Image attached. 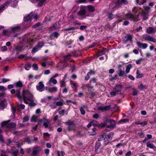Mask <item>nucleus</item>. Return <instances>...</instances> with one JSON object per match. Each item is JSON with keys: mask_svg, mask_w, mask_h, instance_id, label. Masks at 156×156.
Returning a JSON list of instances; mask_svg holds the SVG:
<instances>
[{"mask_svg": "<svg viewBox=\"0 0 156 156\" xmlns=\"http://www.w3.org/2000/svg\"><path fill=\"white\" fill-rule=\"evenodd\" d=\"M23 97L24 102L27 104L29 102L34 101V97L33 94L28 90L23 91Z\"/></svg>", "mask_w": 156, "mask_h": 156, "instance_id": "f257e3e1", "label": "nucleus"}, {"mask_svg": "<svg viewBox=\"0 0 156 156\" xmlns=\"http://www.w3.org/2000/svg\"><path fill=\"white\" fill-rule=\"evenodd\" d=\"M86 11L85 7H81L80 10L77 13V15L79 16L80 19H82L86 17V16H93L94 14L93 13H90L89 14L86 15Z\"/></svg>", "mask_w": 156, "mask_h": 156, "instance_id": "f03ea898", "label": "nucleus"}, {"mask_svg": "<svg viewBox=\"0 0 156 156\" xmlns=\"http://www.w3.org/2000/svg\"><path fill=\"white\" fill-rule=\"evenodd\" d=\"M17 0H6L5 2L2 4V7L4 8H6L10 5L12 7H15L17 4Z\"/></svg>", "mask_w": 156, "mask_h": 156, "instance_id": "7ed1b4c3", "label": "nucleus"}, {"mask_svg": "<svg viewBox=\"0 0 156 156\" xmlns=\"http://www.w3.org/2000/svg\"><path fill=\"white\" fill-rule=\"evenodd\" d=\"M122 87V86L121 85H118L116 86L115 88V90L112 92H110L111 95L113 96L117 94H118L119 93L121 92V89Z\"/></svg>", "mask_w": 156, "mask_h": 156, "instance_id": "20e7f679", "label": "nucleus"}, {"mask_svg": "<svg viewBox=\"0 0 156 156\" xmlns=\"http://www.w3.org/2000/svg\"><path fill=\"white\" fill-rule=\"evenodd\" d=\"M44 43L42 42H39L38 44L34 47L32 51V53H35L38 51L44 46Z\"/></svg>", "mask_w": 156, "mask_h": 156, "instance_id": "39448f33", "label": "nucleus"}, {"mask_svg": "<svg viewBox=\"0 0 156 156\" xmlns=\"http://www.w3.org/2000/svg\"><path fill=\"white\" fill-rule=\"evenodd\" d=\"M2 126H5V127L8 128H11L15 127L16 125L14 123H8L7 121H4L2 123Z\"/></svg>", "mask_w": 156, "mask_h": 156, "instance_id": "423d86ee", "label": "nucleus"}, {"mask_svg": "<svg viewBox=\"0 0 156 156\" xmlns=\"http://www.w3.org/2000/svg\"><path fill=\"white\" fill-rule=\"evenodd\" d=\"M44 85L42 82H40L36 86L37 90L40 92H42L44 90Z\"/></svg>", "mask_w": 156, "mask_h": 156, "instance_id": "0eeeda50", "label": "nucleus"}, {"mask_svg": "<svg viewBox=\"0 0 156 156\" xmlns=\"http://www.w3.org/2000/svg\"><path fill=\"white\" fill-rule=\"evenodd\" d=\"M41 151V149L40 147L38 146L34 147L33 148L32 154L34 155H36Z\"/></svg>", "mask_w": 156, "mask_h": 156, "instance_id": "6e6552de", "label": "nucleus"}, {"mask_svg": "<svg viewBox=\"0 0 156 156\" xmlns=\"http://www.w3.org/2000/svg\"><path fill=\"white\" fill-rule=\"evenodd\" d=\"M125 16L127 18L131 20H133L134 21L135 20V19L136 18V16L132 13L130 12H129L128 13L126 14Z\"/></svg>", "mask_w": 156, "mask_h": 156, "instance_id": "1a4fd4ad", "label": "nucleus"}, {"mask_svg": "<svg viewBox=\"0 0 156 156\" xmlns=\"http://www.w3.org/2000/svg\"><path fill=\"white\" fill-rule=\"evenodd\" d=\"M144 39L146 41H150L154 43L156 42V40L155 38L147 35H146Z\"/></svg>", "mask_w": 156, "mask_h": 156, "instance_id": "9d476101", "label": "nucleus"}, {"mask_svg": "<svg viewBox=\"0 0 156 156\" xmlns=\"http://www.w3.org/2000/svg\"><path fill=\"white\" fill-rule=\"evenodd\" d=\"M111 108V105L101 106L98 107V109L102 111L108 110Z\"/></svg>", "mask_w": 156, "mask_h": 156, "instance_id": "9b49d317", "label": "nucleus"}, {"mask_svg": "<svg viewBox=\"0 0 156 156\" xmlns=\"http://www.w3.org/2000/svg\"><path fill=\"white\" fill-rule=\"evenodd\" d=\"M60 27V25L58 22H56L53 24L49 30H55L59 28Z\"/></svg>", "mask_w": 156, "mask_h": 156, "instance_id": "f8f14e48", "label": "nucleus"}, {"mask_svg": "<svg viewBox=\"0 0 156 156\" xmlns=\"http://www.w3.org/2000/svg\"><path fill=\"white\" fill-rule=\"evenodd\" d=\"M146 30L147 32L149 34L154 33L156 32V29L152 27H149Z\"/></svg>", "mask_w": 156, "mask_h": 156, "instance_id": "ddd939ff", "label": "nucleus"}, {"mask_svg": "<svg viewBox=\"0 0 156 156\" xmlns=\"http://www.w3.org/2000/svg\"><path fill=\"white\" fill-rule=\"evenodd\" d=\"M136 44L139 48H142L143 49L146 48L148 46V45L147 44L142 43L139 42H136Z\"/></svg>", "mask_w": 156, "mask_h": 156, "instance_id": "4468645a", "label": "nucleus"}, {"mask_svg": "<svg viewBox=\"0 0 156 156\" xmlns=\"http://www.w3.org/2000/svg\"><path fill=\"white\" fill-rule=\"evenodd\" d=\"M32 13L31 12L27 16L24 17V21L25 22H30L32 19Z\"/></svg>", "mask_w": 156, "mask_h": 156, "instance_id": "2eb2a0df", "label": "nucleus"}, {"mask_svg": "<svg viewBox=\"0 0 156 156\" xmlns=\"http://www.w3.org/2000/svg\"><path fill=\"white\" fill-rule=\"evenodd\" d=\"M46 90L50 93L56 92L57 91V88L56 87H54L51 88L46 87Z\"/></svg>", "mask_w": 156, "mask_h": 156, "instance_id": "dca6fc26", "label": "nucleus"}, {"mask_svg": "<svg viewBox=\"0 0 156 156\" xmlns=\"http://www.w3.org/2000/svg\"><path fill=\"white\" fill-rule=\"evenodd\" d=\"M132 36L131 35L128 34L124 38L125 39V41L127 42L128 41H132Z\"/></svg>", "mask_w": 156, "mask_h": 156, "instance_id": "f3484780", "label": "nucleus"}, {"mask_svg": "<svg viewBox=\"0 0 156 156\" xmlns=\"http://www.w3.org/2000/svg\"><path fill=\"white\" fill-rule=\"evenodd\" d=\"M44 119V121L43 123V126L45 128H47L50 126L49 122L48 120L45 119Z\"/></svg>", "mask_w": 156, "mask_h": 156, "instance_id": "a211bd4d", "label": "nucleus"}, {"mask_svg": "<svg viewBox=\"0 0 156 156\" xmlns=\"http://www.w3.org/2000/svg\"><path fill=\"white\" fill-rule=\"evenodd\" d=\"M132 67V65L131 64H129L126 66L125 72L126 73H128L130 72V69Z\"/></svg>", "mask_w": 156, "mask_h": 156, "instance_id": "6ab92c4d", "label": "nucleus"}, {"mask_svg": "<svg viewBox=\"0 0 156 156\" xmlns=\"http://www.w3.org/2000/svg\"><path fill=\"white\" fill-rule=\"evenodd\" d=\"M127 2L126 0H118L116 2V5L118 6L122 3L127 4Z\"/></svg>", "mask_w": 156, "mask_h": 156, "instance_id": "aec40b11", "label": "nucleus"}, {"mask_svg": "<svg viewBox=\"0 0 156 156\" xmlns=\"http://www.w3.org/2000/svg\"><path fill=\"white\" fill-rule=\"evenodd\" d=\"M136 74V78L137 79L141 78L144 76V74L143 73H140L139 70L138 69L137 70Z\"/></svg>", "mask_w": 156, "mask_h": 156, "instance_id": "412c9836", "label": "nucleus"}, {"mask_svg": "<svg viewBox=\"0 0 156 156\" xmlns=\"http://www.w3.org/2000/svg\"><path fill=\"white\" fill-rule=\"evenodd\" d=\"M6 105V102L5 101H2L0 102V109H2L5 108Z\"/></svg>", "mask_w": 156, "mask_h": 156, "instance_id": "4be33fe9", "label": "nucleus"}, {"mask_svg": "<svg viewBox=\"0 0 156 156\" xmlns=\"http://www.w3.org/2000/svg\"><path fill=\"white\" fill-rule=\"evenodd\" d=\"M103 142L105 146L107 145L109 143V140L105 135V136H104Z\"/></svg>", "mask_w": 156, "mask_h": 156, "instance_id": "5701e85b", "label": "nucleus"}, {"mask_svg": "<svg viewBox=\"0 0 156 156\" xmlns=\"http://www.w3.org/2000/svg\"><path fill=\"white\" fill-rule=\"evenodd\" d=\"M149 12V11H142L141 13V15L143 17L145 18L144 19H147V16Z\"/></svg>", "mask_w": 156, "mask_h": 156, "instance_id": "b1692460", "label": "nucleus"}, {"mask_svg": "<svg viewBox=\"0 0 156 156\" xmlns=\"http://www.w3.org/2000/svg\"><path fill=\"white\" fill-rule=\"evenodd\" d=\"M118 74L119 76L123 77L125 75V73L121 69H119L118 70Z\"/></svg>", "mask_w": 156, "mask_h": 156, "instance_id": "393cba45", "label": "nucleus"}, {"mask_svg": "<svg viewBox=\"0 0 156 156\" xmlns=\"http://www.w3.org/2000/svg\"><path fill=\"white\" fill-rule=\"evenodd\" d=\"M147 146L148 147L153 149L155 151H156V147L153 144L147 143Z\"/></svg>", "mask_w": 156, "mask_h": 156, "instance_id": "a878e982", "label": "nucleus"}, {"mask_svg": "<svg viewBox=\"0 0 156 156\" xmlns=\"http://www.w3.org/2000/svg\"><path fill=\"white\" fill-rule=\"evenodd\" d=\"M70 84L71 86L72 87L74 90H77V86L76 83L73 82L72 81H70Z\"/></svg>", "mask_w": 156, "mask_h": 156, "instance_id": "bb28decb", "label": "nucleus"}, {"mask_svg": "<svg viewBox=\"0 0 156 156\" xmlns=\"http://www.w3.org/2000/svg\"><path fill=\"white\" fill-rule=\"evenodd\" d=\"M87 8H88V11L91 12H94L95 10L94 7L91 5H88L87 6Z\"/></svg>", "mask_w": 156, "mask_h": 156, "instance_id": "cd10ccee", "label": "nucleus"}, {"mask_svg": "<svg viewBox=\"0 0 156 156\" xmlns=\"http://www.w3.org/2000/svg\"><path fill=\"white\" fill-rule=\"evenodd\" d=\"M16 87H22L23 86V83L21 81H19L15 83Z\"/></svg>", "mask_w": 156, "mask_h": 156, "instance_id": "c85d7f7f", "label": "nucleus"}, {"mask_svg": "<svg viewBox=\"0 0 156 156\" xmlns=\"http://www.w3.org/2000/svg\"><path fill=\"white\" fill-rule=\"evenodd\" d=\"M49 83H52L53 84H55L57 83V81L56 79H55L53 77H51L49 80Z\"/></svg>", "mask_w": 156, "mask_h": 156, "instance_id": "c756f323", "label": "nucleus"}, {"mask_svg": "<svg viewBox=\"0 0 156 156\" xmlns=\"http://www.w3.org/2000/svg\"><path fill=\"white\" fill-rule=\"evenodd\" d=\"M70 55H68L65 56L63 58V59L61 61L63 62H65L70 58Z\"/></svg>", "mask_w": 156, "mask_h": 156, "instance_id": "7c9ffc66", "label": "nucleus"}, {"mask_svg": "<svg viewBox=\"0 0 156 156\" xmlns=\"http://www.w3.org/2000/svg\"><path fill=\"white\" fill-rule=\"evenodd\" d=\"M96 129L95 128H93L92 129V131H89L88 132L89 133L90 135L94 136L96 134V132H95L96 130Z\"/></svg>", "mask_w": 156, "mask_h": 156, "instance_id": "2f4dec72", "label": "nucleus"}, {"mask_svg": "<svg viewBox=\"0 0 156 156\" xmlns=\"http://www.w3.org/2000/svg\"><path fill=\"white\" fill-rule=\"evenodd\" d=\"M38 116L36 115H33L31 118V122H36L38 120Z\"/></svg>", "mask_w": 156, "mask_h": 156, "instance_id": "473e14b6", "label": "nucleus"}, {"mask_svg": "<svg viewBox=\"0 0 156 156\" xmlns=\"http://www.w3.org/2000/svg\"><path fill=\"white\" fill-rule=\"evenodd\" d=\"M20 27L17 26L15 27H12L11 30L12 31L14 32H16L17 30H20Z\"/></svg>", "mask_w": 156, "mask_h": 156, "instance_id": "72a5a7b5", "label": "nucleus"}, {"mask_svg": "<svg viewBox=\"0 0 156 156\" xmlns=\"http://www.w3.org/2000/svg\"><path fill=\"white\" fill-rule=\"evenodd\" d=\"M16 96L18 98V99L20 101H22V98L21 96L20 95V92L19 90L17 91L16 93Z\"/></svg>", "mask_w": 156, "mask_h": 156, "instance_id": "f704fd0d", "label": "nucleus"}, {"mask_svg": "<svg viewBox=\"0 0 156 156\" xmlns=\"http://www.w3.org/2000/svg\"><path fill=\"white\" fill-rule=\"evenodd\" d=\"M147 86L143 85L142 83H140L138 86L139 89L140 90H142L147 88Z\"/></svg>", "mask_w": 156, "mask_h": 156, "instance_id": "c9c22d12", "label": "nucleus"}, {"mask_svg": "<svg viewBox=\"0 0 156 156\" xmlns=\"http://www.w3.org/2000/svg\"><path fill=\"white\" fill-rule=\"evenodd\" d=\"M114 135V133L113 132H111L110 133L107 135V136L108 139L110 140H111L112 139L113 136Z\"/></svg>", "mask_w": 156, "mask_h": 156, "instance_id": "e433bc0d", "label": "nucleus"}, {"mask_svg": "<svg viewBox=\"0 0 156 156\" xmlns=\"http://www.w3.org/2000/svg\"><path fill=\"white\" fill-rule=\"evenodd\" d=\"M39 2L38 5L40 6H42L46 0H36Z\"/></svg>", "mask_w": 156, "mask_h": 156, "instance_id": "4c0bfd02", "label": "nucleus"}, {"mask_svg": "<svg viewBox=\"0 0 156 156\" xmlns=\"http://www.w3.org/2000/svg\"><path fill=\"white\" fill-rule=\"evenodd\" d=\"M75 125L73 124V126L69 125L68 126V129L69 131H70L72 130H73L74 129L75 127Z\"/></svg>", "mask_w": 156, "mask_h": 156, "instance_id": "58836bf2", "label": "nucleus"}, {"mask_svg": "<svg viewBox=\"0 0 156 156\" xmlns=\"http://www.w3.org/2000/svg\"><path fill=\"white\" fill-rule=\"evenodd\" d=\"M91 123L92 125L94 126H98V122L96 121H92L91 122Z\"/></svg>", "mask_w": 156, "mask_h": 156, "instance_id": "ea45409f", "label": "nucleus"}, {"mask_svg": "<svg viewBox=\"0 0 156 156\" xmlns=\"http://www.w3.org/2000/svg\"><path fill=\"white\" fill-rule=\"evenodd\" d=\"M60 87H64L66 86V84L63 81H60Z\"/></svg>", "mask_w": 156, "mask_h": 156, "instance_id": "a19ab883", "label": "nucleus"}, {"mask_svg": "<svg viewBox=\"0 0 156 156\" xmlns=\"http://www.w3.org/2000/svg\"><path fill=\"white\" fill-rule=\"evenodd\" d=\"M101 145V143L98 141L96 144V145L95 146V148L96 150H98L99 147Z\"/></svg>", "mask_w": 156, "mask_h": 156, "instance_id": "79ce46f5", "label": "nucleus"}, {"mask_svg": "<svg viewBox=\"0 0 156 156\" xmlns=\"http://www.w3.org/2000/svg\"><path fill=\"white\" fill-rule=\"evenodd\" d=\"M66 124L69 125H73V124H75L73 121H71L70 120H69L68 121L66 122Z\"/></svg>", "mask_w": 156, "mask_h": 156, "instance_id": "37998d69", "label": "nucleus"}, {"mask_svg": "<svg viewBox=\"0 0 156 156\" xmlns=\"http://www.w3.org/2000/svg\"><path fill=\"white\" fill-rule=\"evenodd\" d=\"M108 18L110 20H112L114 17V15L111 13H108L107 15Z\"/></svg>", "mask_w": 156, "mask_h": 156, "instance_id": "c03bdc74", "label": "nucleus"}, {"mask_svg": "<svg viewBox=\"0 0 156 156\" xmlns=\"http://www.w3.org/2000/svg\"><path fill=\"white\" fill-rule=\"evenodd\" d=\"M50 106L51 107V109H55L57 108V106H56V104L55 102H54L50 105Z\"/></svg>", "mask_w": 156, "mask_h": 156, "instance_id": "a18cd8bd", "label": "nucleus"}, {"mask_svg": "<svg viewBox=\"0 0 156 156\" xmlns=\"http://www.w3.org/2000/svg\"><path fill=\"white\" fill-rule=\"evenodd\" d=\"M14 50H16L18 51H21L22 50V47L21 46H17L16 48Z\"/></svg>", "mask_w": 156, "mask_h": 156, "instance_id": "49530a36", "label": "nucleus"}, {"mask_svg": "<svg viewBox=\"0 0 156 156\" xmlns=\"http://www.w3.org/2000/svg\"><path fill=\"white\" fill-rule=\"evenodd\" d=\"M31 67V65L29 64H27L25 65V68L26 70H29Z\"/></svg>", "mask_w": 156, "mask_h": 156, "instance_id": "de8ad7c7", "label": "nucleus"}, {"mask_svg": "<svg viewBox=\"0 0 156 156\" xmlns=\"http://www.w3.org/2000/svg\"><path fill=\"white\" fill-rule=\"evenodd\" d=\"M138 135L141 138H144V135L142 131L139 132L138 133Z\"/></svg>", "mask_w": 156, "mask_h": 156, "instance_id": "09e8293b", "label": "nucleus"}, {"mask_svg": "<svg viewBox=\"0 0 156 156\" xmlns=\"http://www.w3.org/2000/svg\"><path fill=\"white\" fill-rule=\"evenodd\" d=\"M69 87H65L63 89L62 92L64 93H66L68 91Z\"/></svg>", "mask_w": 156, "mask_h": 156, "instance_id": "8fccbe9b", "label": "nucleus"}, {"mask_svg": "<svg viewBox=\"0 0 156 156\" xmlns=\"http://www.w3.org/2000/svg\"><path fill=\"white\" fill-rule=\"evenodd\" d=\"M25 142H27L28 144H31V140L30 139L29 137H27L25 139Z\"/></svg>", "mask_w": 156, "mask_h": 156, "instance_id": "3c124183", "label": "nucleus"}, {"mask_svg": "<svg viewBox=\"0 0 156 156\" xmlns=\"http://www.w3.org/2000/svg\"><path fill=\"white\" fill-rule=\"evenodd\" d=\"M76 29L75 27H71L68 28L64 29H63L65 31H70L71 30H73Z\"/></svg>", "mask_w": 156, "mask_h": 156, "instance_id": "603ef678", "label": "nucleus"}, {"mask_svg": "<svg viewBox=\"0 0 156 156\" xmlns=\"http://www.w3.org/2000/svg\"><path fill=\"white\" fill-rule=\"evenodd\" d=\"M1 51L3 52L6 51L7 50L6 46H4L2 47L1 48Z\"/></svg>", "mask_w": 156, "mask_h": 156, "instance_id": "864d4df0", "label": "nucleus"}, {"mask_svg": "<svg viewBox=\"0 0 156 156\" xmlns=\"http://www.w3.org/2000/svg\"><path fill=\"white\" fill-rule=\"evenodd\" d=\"M57 154L58 156H64V153L63 151H58Z\"/></svg>", "mask_w": 156, "mask_h": 156, "instance_id": "5fc2aeb1", "label": "nucleus"}, {"mask_svg": "<svg viewBox=\"0 0 156 156\" xmlns=\"http://www.w3.org/2000/svg\"><path fill=\"white\" fill-rule=\"evenodd\" d=\"M105 136V135H102L98 139V141L100 142L101 141H103V139L104 138V136Z\"/></svg>", "mask_w": 156, "mask_h": 156, "instance_id": "6e6d98bb", "label": "nucleus"}, {"mask_svg": "<svg viewBox=\"0 0 156 156\" xmlns=\"http://www.w3.org/2000/svg\"><path fill=\"white\" fill-rule=\"evenodd\" d=\"M116 126V125L115 124H113L108 125L107 126V127L108 128H114Z\"/></svg>", "mask_w": 156, "mask_h": 156, "instance_id": "4d7b16f0", "label": "nucleus"}, {"mask_svg": "<svg viewBox=\"0 0 156 156\" xmlns=\"http://www.w3.org/2000/svg\"><path fill=\"white\" fill-rule=\"evenodd\" d=\"M144 59L142 58H141L140 59H138L136 61V63L137 64H140V62L144 60Z\"/></svg>", "mask_w": 156, "mask_h": 156, "instance_id": "13d9d810", "label": "nucleus"}, {"mask_svg": "<svg viewBox=\"0 0 156 156\" xmlns=\"http://www.w3.org/2000/svg\"><path fill=\"white\" fill-rule=\"evenodd\" d=\"M87 2V0H79L77 2L79 4L82 3H86Z\"/></svg>", "mask_w": 156, "mask_h": 156, "instance_id": "bf43d9fd", "label": "nucleus"}, {"mask_svg": "<svg viewBox=\"0 0 156 156\" xmlns=\"http://www.w3.org/2000/svg\"><path fill=\"white\" fill-rule=\"evenodd\" d=\"M33 67L34 68V69L35 70H37L38 69V68L37 65L36 64H34Z\"/></svg>", "mask_w": 156, "mask_h": 156, "instance_id": "052dcab7", "label": "nucleus"}, {"mask_svg": "<svg viewBox=\"0 0 156 156\" xmlns=\"http://www.w3.org/2000/svg\"><path fill=\"white\" fill-rule=\"evenodd\" d=\"M105 51L104 50H101L99 52L98 54L99 55H101L105 54Z\"/></svg>", "mask_w": 156, "mask_h": 156, "instance_id": "680f3d73", "label": "nucleus"}, {"mask_svg": "<svg viewBox=\"0 0 156 156\" xmlns=\"http://www.w3.org/2000/svg\"><path fill=\"white\" fill-rule=\"evenodd\" d=\"M56 106H62L63 105V103L61 101H58V102H56Z\"/></svg>", "mask_w": 156, "mask_h": 156, "instance_id": "e2e57ef3", "label": "nucleus"}, {"mask_svg": "<svg viewBox=\"0 0 156 156\" xmlns=\"http://www.w3.org/2000/svg\"><path fill=\"white\" fill-rule=\"evenodd\" d=\"M129 121V119H122L121 120H120L119 121V122H128Z\"/></svg>", "mask_w": 156, "mask_h": 156, "instance_id": "0e129e2a", "label": "nucleus"}, {"mask_svg": "<svg viewBox=\"0 0 156 156\" xmlns=\"http://www.w3.org/2000/svg\"><path fill=\"white\" fill-rule=\"evenodd\" d=\"M52 35L56 37H58L59 36L58 33L57 32H55L53 33Z\"/></svg>", "mask_w": 156, "mask_h": 156, "instance_id": "69168bd1", "label": "nucleus"}, {"mask_svg": "<svg viewBox=\"0 0 156 156\" xmlns=\"http://www.w3.org/2000/svg\"><path fill=\"white\" fill-rule=\"evenodd\" d=\"M133 96L136 95L137 94L138 91L135 88H133Z\"/></svg>", "mask_w": 156, "mask_h": 156, "instance_id": "338daca9", "label": "nucleus"}, {"mask_svg": "<svg viewBox=\"0 0 156 156\" xmlns=\"http://www.w3.org/2000/svg\"><path fill=\"white\" fill-rule=\"evenodd\" d=\"M147 122L146 121H143V122H140V125L142 126H144L147 125Z\"/></svg>", "mask_w": 156, "mask_h": 156, "instance_id": "774afa93", "label": "nucleus"}]
</instances>
